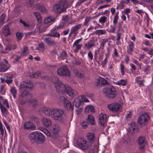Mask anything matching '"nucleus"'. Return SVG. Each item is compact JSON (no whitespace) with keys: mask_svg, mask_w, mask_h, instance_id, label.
Returning <instances> with one entry per match:
<instances>
[{"mask_svg":"<svg viewBox=\"0 0 153 153\" xmlns=\"http://www.w3.org/2000/svg\"><path fill=\"white\" fill-rule=\"evenodd\" d=\"M20 22L25 27H28V25L24 21H23L22 19H20L19 20Z\"/></svg>","mask_w":153,"mask_h":153,"instance_id":"obj_59","label":"nucleus"},{"mask_svg":"<svg viewBox=\"0 0 153 153\" xmlns=\"http://www.w3.org/2000/svg\"><path fill=\"white\" fill-rule=\"evenodd\" d=\"M5 127L0 122V131L1 134L3 135L4 134V130H5Z\"/></svg>","mask_w":153,"mask_h":153,"instance_id":"obj_48","label":"nucleus"},{"mask_svg":"<svg viewBox=\"0 0 153 153\" xmlns=\"http://www.w3.org/2000/svg\"><path fill=\"white\" fill-rule=\"evenodd\" d=\"M106 31L105 30H98L96 31V33L99 35H102L106 33Z\"/></svg>","mask_w":153,"mask_h":153,"instance_id":"obj_44","label":"nucleus"},{"mask_svg":"<svg viewBox=\"0 0 153 153\" xmlns=\"http://www.w3.org/2000/svg\"><path fill=\"white\" fill-rule=\"evenodd\" d=\"M137 140L140 148H143L145 146V137H144L141 136L138 138Z\"/></svg>","mask_w":153,"mask_h":153,"instance_id":"obj_21","label":"nucleus"},{"mask_svg":"<svg viewBox=\"0 0 153 153\" xmlns=\"http://www.w3.org/2000/svg\"><path fill=\"white\" fill-rule=\"evenodd\" d=\"M87 137L88 140L91 142H93L95 140V134L93 132L88 133Z\"/></svg>","mask_w":153,"mask_h":153,"instance_id":"obj_23","label":"nucleus"},{"mask_svg":"<svg viewBox=\"0 0 153 153\" xmlns=\"http://www.w3.org/2000/svg\"><path fill=\"white\" fill-rule=\"evenodd\" d=\"M94 44L95 43L94 41L90 40L85 44V46L87 49H89L93 46Z\"/></svg>","mask_w":153,"mask_h":153,"instance_id":"obj_34","label":"nucleus"},{"mask_svg":"<svg viewBox=\"0 0 153 153\" xmlns=\"http://www.w3.org/2000/svg\"><path fill=\"white\" fill-rule=\"evenodd\" d=\"M82 97H78L75 99L73 102V105L76 107V111L77 114H79L82 110V107L81 105L82 102Z\"/></svg>","mask_w":153,"mask_h":153,"instance_id":"obj_5","label":"nucleus"},{"mask_svg":"<svg viewBox=\"0 0 153 153\" xmlns=\"http://www.w3.org/2000/svg\"><path fill=\"white\" fill-rule=\"evenodd\" d=\"M118 18L119 16H114L113 23L114 25H115L117 24Z\"/></svg>","mask_w":153,"mask_h":153,"instance_id":"obj_56","label":"nucleus"},{"mask_svg":"<svg viewBox=\"0 0 153 153\" xmlns=\"http://www.w3.org/2000/svg\"><path fill=\"white\" fill-rule=\"evenodd\" d=\"M104 96L109 99H112L115 98L117 95V91L115 87L110 85L105 88L103 91Z\"/></svg>","mask_w":153,"mask_h":153,"instance_id":"obj_2","label":"nucleus"},{"mask_svg":"<svg viewBox=\"0 0 153 153\" xmlns=\"http://www.w3.org/2000/svg\"><path fill=\"white\" fill-rule=\"evenodd\" d=\"M2 31L6 36L8 35L10 33L9 28L8 25H5L2 29Z\"/></svg>","mask_w":153,"mask_h":153,"instance_id":"obj_25","label":"nucleus"},{"mask_svg":"<svg viewBox=\"0 0 153 153\" xmlns=\"http://www.w3.org/2000/svg\"><path fill=\"white\" fill-rule=\"evenodd\" d=\"M75 74L76 76L79 78H82L84 77V74L81 73H80L78 71H76V72Z\"/></svg>","mask_w":153,"mask_h":153,"instance_id":"obj_53","label":"nucleus"},{"mask_svg":"<svg viewBox=\"0 0 153 153\" xmlns=\"http://www.w3.org/2000/svg\"><path fill=\"white\" fill-rule=\"evenodd\" d=\"M131 10V9L130 8H128L124 10V13L126 15H128L130 12Z\"/></svg>","mask_w":153,"mask_h":153,"instance_id":"obj_64","label":"nucleus"},{"mask_svg":"<svg viewBox=\"0 0 153 153\" xmlns=\"http://www.w3.org/2000/svg\"><path fill=\"white\" fill-rule=\"evenodd\" d=\"M56 90L62 93H67L69 97L73 99L77 95L76 91L67 85L63 84L56 77L53 76L51 79Z\"/></svg>","mask_w":153,"mask_h":153,"instance_id":"obj_1","label":"nucleus"},{"mask_svg":"<svg viewBox=\"0 0 153 153\" xmlns=\"http://www.w3.org/2000/svg\"><path fill=\"white\" fill-rule=\"evenodd\" d=\"M81 125L83 128H86L88 127V123L85 122H83L81 123Z\"/></svg>","mask_w":153,"mask_h":153,"instance_id":"obj_60","label":"nucleus"},{"mask_svg":"<svg viewBox=\"0 0 153 153\" xmlns=\"http://www.w3.org/2000/svg\"><path fill=\"white\" fill-rule=\"evenodd\" d=\"M16 48V46L15 45H9L6 47L5 49L8 51L13 50L15 49Z\"/></svg>","mask_w":153,"mask_h":153,"instance_id":"obj_42","label":"nucleus"},{"mask_svg":"<svg viewBox=\"0 0 153 153\" xmlns=\"http://www.w3.org/2000/svg\"><path fill=\"white\" fill-rule=\"evenodd\" d=\"M57 30V29L55 27H53L49 33V36L52 37L59 38L60 35V34L55 31V30Z\"/></svg>","mask_w":153,"mask_h":153,"instance_id":"obj_20","label":"nucleus"},{"mask_svg":"<svg viewBox=\"0 0 153 153\" xmlns=\"http://www.w3.org/2000/svg\"><path fill=\"white\" fill-rule=\"evenodd\" d=\"M99 119L100 125L103 126L106 123L107 117L105 114L102 113L99 115Z\"/></svg>","mask_w":153,"mask_h":153,"instance_id":"obj_17","label":"nucleus"},{"mask_svg":"<svg viewBox=\"0 0 153 153\" xmlns=\"http://www.w3.org/2000/svg\"><path fill=\"white\" fill-rule=\"evenodd\" d=\"M0 108L2 114V116H3L4 115H8L9 112L8 111L3 105L0 106Z\"/></svg>","mask_w":153,"mask_h":153,"instance_id":"obj_30","label":"nucleus"},{"mask_svg":"<svg viewBox=\"0 0 153 153\" xmlns=\"http://www.w3.org/2000/svg\"><path fill=\"white\" fill-rule=\"evenodd\" d=\"M6 15L3 13L2 14L0 17V24L1 25H3L4 24V21L6 17Z\"/></svg>","mask_w":153,"mask_h":153,"instance_id":"obj_43","label":"nucleus"},{"mask_svg":"<svg viewBox=\"0 0 153 153\" xmlns=\"http://www.w3.org/2000/svg\"><path fill=\"white\" fill-rule=\"evenodd\" d=\"M98 146H97L96 145L94 146L93 148L90 150L89 153H98Z\"/></svg>","mask_w":153,"mask_h":153,"instance_id":"obj_38","label":"nucleus"},{"mask_svg":"<svg viewBox=\"0 0 153 153\" xmlns=\"http://www.w3.org/2000/svg\"><path fill=\"white\" fill-rule=\"evenodd\" d=\"M57 73L61 76H69L71 73L70 71L65 66H62L57 69Z\"/></svg>","mask_w":153,"mask_h":153,"instance_id":"obj_9","label":"nucleus"},{"mask_svg":"<svg viewBox=\"0 0 153 153\" xmlns=\"http://www.w3.org/2000/svg\"><path fill=\"white\" fill-rule=\"evenodd\" d=\"M42 131L47 136L50 137L51 136V133L47 129H44Z\"/></svg>","mask_w":153,"mask_h":153,"instance_id":"obj_54","label":"nucleus"},{"mask_svg":"<svg viewBox=\"0 0 153 153\" xmlns=\"http://www.w3.org/2000/svg\"><path fill=\"white\" fill-rule=\"evenodd\" d=\"M36 8L38 10L42 11L44 13H47V10L46 9L45 7L43 6L39 5L37 6Z\"/></svg>","mask_w":153,"mask_h":153,"instance_id":"obj_35","label":"nucleus"},{"mask_svg":"<svg viewBox=\"0 0 153 153\" xmlns=\"http://www.w3.org/2000/svg\"><path fill=\"white\" fill-rule=\"evenodd\" d=\"M132 114L131 112L130 111H127L126 116L125 119L127 120L130 118L132 116Z\"/></svg>","mask_w":153,"mask_h":153,"instance_id":"obj_50","label":"nucleus"},{"mask_svg":"<svg viewBox=\"0 0 153 153\" xmlns=\"http://www.w3.org/2000/svg\"><path fill=\"white\" fill-rule=\"evenodd\" d=\"M81 25L78 24L73 27L71 30L69 34V36H70L72 34H77L78 33L77 31L81 28Z\"/></svg>","mask_w":153,"mask_h":153,"instance_id":"obj_19","label":"nucleus"},{"mask_svg":"<svg viewBox=\"0 0 153 153\" xmlns=\"http://www.w3.org/2000/svg\"><path fill=\"white\" fill-rule=\"evenodd\" d=\"M88 56L89 59L91 61L93 58V55L92 52L91 51L89 52L88 53Z\"/></svg>","mask_w":153,"mask_h":153,"instance_id":"obj_58","label":"nucleus"},{"mask_svg":"<svg viewBox=\"0 0 153 153\" xmlns=\"http://www.w3.org/2000/svg\"><path fill=\"white\" fill-rule=\"evenodd\" d=\"M85 111L86 112H94V107L91 105H87L85 107Z\"/></svg>","mask_w":153,"mask_h":153,"instance_id":"obj_27","label":"nucleus"},{"mask_svg":"<svg viewBox=\"0 0 153 153\" xmlns=\"http://www.w3.org/2000/svg\"><path fill=\"white\" fill-rule=\"evenodd\" d=\"M108 84V82L105 79L99 77L97 79L95 84L96 85L99 86H101L102 85H105Z\"/></svg>","mask_w":153,"mask_h":153,"instance_id":"obj_15","label":"nucleus"},{"mask_svg":"<svg viewBox=\"0 0 153 153\" xmlns=\"http://www.w3.org/2000/svg\"><path fill=\"white\" fill-rule=\"evenodd\" d=\"M108 109L114 112L120 111L122 108L121 105L118 102H113L108 105Z\"/></svg>","mask_w":153,"mask_h":153,"instance_id":"obj_10","label":"nucleus"},{"mask_svg":"<svg viewBox=\"0 0 153 153\" xmlns=\"http://www.w3.org/2000/svg\"><path fill=\"white\" fill-rule=\"evenodd\" d=\"M85 139L81 137L78 138L77 140L76 144L79 147L80 149L83 145V143H85Z\"/></svg>","mask_w":153,"mask_h":153,"instance_id":"obj_29","label":"nucleus"},{"mask_svg":"<svg viewBox=\"0 0 153 153\" xmlns=\"http://www.w3.org/2000/svg\"><path fill=\"white\" fill-rule=\"evenodd\" d=\"M128 131L131 133L138 132L139 130L137 124L134 123L128 124Z\"/></svg>","mask_w":153,"mask_h":153,"instance_id":"obj_11","label":"nucleus"},{"mask_svg":"<svg viewBox=\"0 0 153 153\" xmlns=\"http://www.w3.org/2000/svg\"><path fill=\"white\" fill-rule=\"evenodd\" d=\"M149 119V117L147 113H144L141 115L139 117L138 123L141 126H144L146 125Z\"/></svg>","mask_w":153,"mask_h":153,"instance_id":"obj_8","label":"nucleus"},{"mask_svg":"<svg viewBox=\"0 0 153 153\" xmlns=\"http://www.w3.org/2000/svg\"><path fill=\"white\" fill-rule=\"evenodd\" d=\"M91 146V143L85 140V143H83L81 149L82 150H87L89 149Z\"/></svg>","mask_w":153,"mask_h":153,"instance_id":"obj_26","label":"nucleus"},{"mask_svg":"<svg viewBox=\"0 0 153 153\" xmlns=\"http://www.w3.org/2000/svg\"><path fill=\"white\" fill-rule=\"evenodd\" d=\"M29 104L33 106H37V101L34 99H30L29 101Z\"/></svg>","mask_w":153,"mask_h":153,"instance_id":"obj_47","label":"nucleus"},{"mask_svg":"<svg viewBox=\"0 0 153 153\" xmlns=\"http://www.w3.org/2000/svg\"><path fill=\"white\" fill-rule=\"evenodd\" d=\"M34 15L36 17L37 20L39 23L42 22V18L40 13L38 12H35L34 13Z\"/></svg>","mask_w":153,"mask_h":153,"instance_id":"obj_39","label":"nucleus"},{"mask_svg":"<svg viewBox=\"0 0 153 153\" xmlns=\"http://www.w3.org/2000/svg\"><path fill=\"white\" fill-rule=\"evenodd\" d=\"M91 26L93 27V28H94L95 30L99 28L100 26L99 24H98L95 21H94L91 24Z\"/></svg>","mask_w":153,"mask_h":153,"instance_id":"obj_41","label":"nucleus"},{"mask_svg":"<svg viewBox=\"0 0 153 153\" xmlns=\"http://www.w3.org/2000/svg\"><path fill=\"white\" fill-rule=\"evenodd\" d=\"M150 66L149 65H147L144 68L143 71L146 73H148L150 71Z\"/></svg>","mask_w":153,"mask_h":153,"instance_id":"obj_55","label":"nucleus"},{"mask_svg":"<svg viewBox=\"0 0 153 153\" xmlns=\"http://www.w3.org/2000/svg\"><path fill=\"white\" fill-rule=\"evenodd\" d=\"M67 7L66 3L65 1L59 2L54 5L53 10L56 13H60L65 11Z\"/></svg>","mask_w":153,"mask_h":153,"instance_id":"obj_4","label":"nucleus"},{"mask_svg":"<svg viewBox=\"0 0 153 153\" xmlns=\"http://www.w3.org/2000/svg\"><path fill=\"white\" fill-rule=\"evenodd\" d=\"M29 137L31 140H34L36 138L38 139L41 138L42 139L44 138L42 134L39 131L31 132L29 134Z\"/></svg>","mask_w":153,"mask_h":153,"instance_id":"obj_12","label":"nucleus"},{"mask_svg":"<svg viewBox=\"0 0 153 153\" xmlns=\"http://www.w3.org/2000/svg\"><path fill=\"white\" fill-rule=\"evenodd\" d=\"M82 44L73 45V48L75 52L77 53L78 52L81 47H82Z\"/></svg>","mask_w":153,"mask_h":153,"instance_id":"obj_37","label":"nucleus"},{"mask_svg":"<svg viewBox=\"0 0 153 153\" xmlns=\"http://www.w3.org/2000/svg\"><path fill=\"white\" fill-rule=\"evenodd\" d=\"M53 19L51 16H49L46 18L44 20L45 24H49V25L53 22Z\"/></svg>","mask_w":153,"mask_h":153,"instance_id":"obj_31","label":"nucleus"},{"mask_svg":"<svg viewBox=\"0 0 153 153\" xmlns=\"http://www.w3.org/2000/svg\"><path fill=\"white\" fill-rule=\"evenodd\" d=\"M41 121L44 126L46 128L49 127L51 125V121L49 118L43 117Z\"/></svg>","mask_w":153,"mask_h":153,"instance_id":"obj_18","label":"nucleus"},{"mask_svg":"<svg viewBox=\"0 0 153 153\" xmlns=\"http://www.w3.org/2000/svg\"><path fill=\"white\" fill-rule=\"evenodd\" d=\"M33 87V83L30 81L27 80L22 82L19 87L20 91L21 93L22 96L23 97L24 95H26L27 93V91H24V90L26 89H27L28 90H30L32 89Z\"/></svg>","mask_w":153,"mask_h":153,"instance_id":"obj_3","label":"nucleus"},{"mask_svg":"<svg viewBox=\"0 0 153 153\" xmlns=\"http://www.w3.org/2000/svg\"><path fill=\"white\" fill-rule=\"evenodd\" d=\"M142 43L146 46H150L151 43L148 41L144 40L143 41Z\"/></svg>","mask_w":153,"mask_h":153,"instance_id":"obj_57","label":"nucleus"},{"mask_svg":"<svg viewBox=\"0 0 153 153\" xmlns=\"http://www.w3.org/2000/svg\"><path fill=\"white\" fill-rule=\"evenodd\" d=\"M132 62L135 64L137 66L139 67L140 69H141V67L142 65V63H141L139 62H138L136 59H133Z\"/></svg>","mask_w":153,"mask_h":153,"instance_id":"obj_52","label":"nucleus"},{"mask_svg":"<svg viewBox=\"0 0 153 153\" xmlns=\"http://www.w3.org/2000/svg\"><path fill=\"white\" fill-rule=\"evenodd\" d=\"M10 65L8 63L7 61L4 59L0 63V71L4 72L8 69Z\"/></svg>","mask_w":153,"mask_h":153,"instance_id":"obj_14","label":"nucleus"},{"mask_svg":"<svg viewBox=\"0 0 153 153\" xmlns=\"http://www.w3.org/2000/svg\"><path fill=\"white\" fill-rule=\"evenodd\" d=\"M121 73L122 75H124L125 74V67L123 65L121 64L120 65Z\"/></svg>","mask_w":153,"mask_h":153,"instance_id":"obj_51","label":"nucleus"},{"mask_svg":"<svg viewBox=\"0 0 153 153\" xmlns=\"http://www.w3.org/2000/svg\"><path fill=\"white\" fill-rule=\"evenodd\" d=\"M54 108H51L49 107H44L42 109L43 113L47 116L51 117L52 118Z\"/></svg>","mask_w":153,"mask_h":153,"instance_id":"obj_16","label":"nucleus"},{"mask_svg":"<svg viewBox=\"0 0 153 153\" xmlns=\"http://www.w3.org/2000/svg\"><path fill=\"white\" fill-rule=\"evenodd\" d=\"M63 112V111L61 109L54 108L52 118L54 120H59L61 119Z\"/></svg>","mask_w":153,"mask_h":153,"instance_id":"obj_6","label":"nucleus"},{"mask_svg":"<svg viewBox=\"0 0 153 153\" xmlns=\"http://www.w3.org/2000/svg\"><path fill=\"white\" fill-rule=\"evenodd\" d=\"M60 130V128L58 125L56 124L53 125L51 128V131L53 134L58 133Z\"/></svg>","mask_w":153,"mask_h":153,"instance_id":"obj_22","label":"nucleus"},{"mask_svg":"<svg viewBox=\"0 0 153 153\" xmlns=\"http://www.w3.org/2000/svg\"><path fill=\"white\" fill-rule=\"evenodd\" d=\"M87 121L92 125H94L96 123L94 116L91 115L88 116Z\"/></svg>","mask_w":153,"mask_h":153,"instance_id":"obj_28","label":"nucleus"},{"mask_svg":"<svg viewBox=\"0 0 153 153\" xmlns=\"http://www.w3.org/2000/svg\"><path fill=\"white\" fill-rule=\"evenodd\" d=\"M65 26V24L64 23H62L60 25L58 26H55L57 29L58 30V29L64 27Z\"/></svg>","mask_w":153,"mask_h":153,"instance_id":"obj_62","label":"nucleus"},{"mask_svg":"<svg viewBox=\"0 0 153 153\" xmlns=\"http://www.w3.org/2000/svg\"><path fill=\"white\" fill-rule=\"evenodd\" d=\"M115 84L117 85H126L127 83L126 79H121L115 82Z\"/></svg>","mask_w":153,"mask_h":153,"instance_id":"obj_32","label":"nucleus"},{"mask_svg":"<svg viewBox=\"0 0 153 153\" xmlns=\"http://www.w3.org/2000/svg\"><path fill=\"white\" fill-rule=\"evenodd\" d=\"M24 128L25 130H34L36 129V126L30 121L25 122L24 124Z\"/></svg>","mask_w":153,"mask_h":153,"instance_id":"obj_13","label":"nucleus"},{"mask_svg":"<svg viewBox=\"0 0 153 153\" xmlns=\"http://www.w3.org/2000/svg\"><path fill=\"white\" fill-rule=\"evenodd\" d=\"M23 36V34L20 32H17L16 33V36L17 39L20 40H21Z\"/></svg>","mask_w":153,"mask_h":153,"instance_id":"obj_49","label":"nucleus"},{"mask_svg":"<svg viewBox=\"0 0 153 153\" xmlns=\"http://www.w3.org/2000/svg\"><path fill=\"white\" fill-rule=\"evenodd\" d=\"M3 104L5 105L7 108H9V104L7 100L5 99L4 100Z\"/></svg>","mask_w":153,"mask_h":153,"instance_id":"obj_63","label":"nucleus"},{"mask_svg":"<svg viewBox=\"0 0 153 153\" xmlns=\"http://www.w3.org/2000/svg\"><path fill=\"white\" fill-rule=\"evenodd\" d=\"M41 74V72L40 71H37L36 72H33L30 74L29 76L31 78H36L40 76Z\"/></svg>","mask_w":153,"mask_h":153,"instance_id":"obj_33","label":"nucleus"},{"mask_svg":"<svg viewBox=\"0 0 153 153\" xmlns=\"http://www.w3.org/2000/svg\"><path fill=\"white\" fill-rule=\"evenodd\" d=\"M129 43L128 45L130 49V51H132L134 45V44L131 42H130Z\"/></svg>","mask_w":153,"mask_h":153,"instance_id":"obj_61","label":"nucleus"},{"mask_svg":"<svg viewBox=\"0 0 153 153\" xmlns=\"http://www.w3.org/2000/svg\"><path fill=\"white\" fill-rule=\"evenodd\" d=\"M10 92L14 97L15 98L17 95V91L15 88L14 87H12L10 89Z\"/></svg>","mask_w":153,"mask_h":153,"instance_id":"obj_45","label":"nucleus"},{"mask_svg":"<svg viewBox=\"0 0 153 153\" xmlns=\"http://www.w3.org/2000/svg\"><path fill=\"white\" fill-rule=\"evenodd\" d=\"M60 57L62 59H66L67 57L66 52L64 51H62L60 53Z\"/></svg>","mask_w":153,"mask_h":153,"instance_id":"obj_46","label":"nucleus"},{"mask_svg":"<svg viewBox=\"0 0 153 153\" xmlns=\"http://www.w3.org/2000/svg\"><path fill=\"white\" fill-rule=\"evenodd\" d=\"M60 101H62L64 106L66 109L69 110H73V106L72 105L71 101L64 97H61L59 98Z\"/></svg>","mask_w":153,"mask_h":153,"instance_id":"obj_7","label":"nucleus"},{"mask_svg":"<svg viewBox=\"0 0 153 153\" xmlns=\"http://www.w3.org/2000/svg\"><path fill=\"white\" fill-rule=\"evenodd\" d=\"M29 53L28 48L27 47H24L23 48V50L21 53V55L24 56L27 55Z\"/></svg>","mask_w":153,"mask_h":153,"instance_id":"obj_36","label":"nucleus"},{"mask_svg":"<svg viewBox=\"0 0 153 153\" xmlns=\"http://www.w3.org/2000/svg\"><path fill=\"white\" fill-rule=\"evenodd\" d=\"M107 19V18L105 16H102L99 19V22L102 24H104L106 22Z\"/></svg>","mask_w":153,"mask_h":153,"instance_id":"obj_40","label":"nucleus"},{"mask_svg":"<svg viewBox=\"0 0 153 153\" xmlns=\"http://www.w3.org/2000/svg\"><path fill=\"white\" fill-rule=\"evenodd\" d=\"M43 40L49 46L52 45L54 43V41L51 38H45L43 39Z\"/></svg>","mask_w":153,"mask_h":153,"instance_id":"obj_24","label":"nucleus"}]
</instances>
